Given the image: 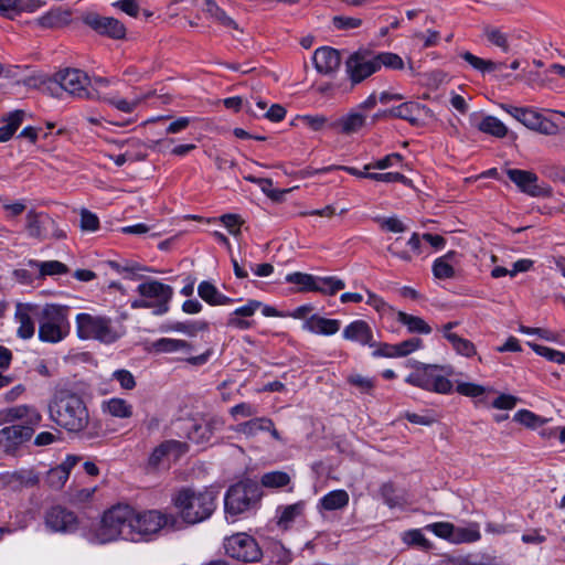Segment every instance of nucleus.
I'll list each match as a JSON object with an SVG mask.
<instances>
[{
  "instance_id": "27",
  "label": "nucleus",
  "mask_w": 565,
  "mask_h": 565,
  "mask_svg": "<svg viewBox=\"0 0 565 565\" xmlns=\"http://www.w3.org/2000/svg\"><path fill=\"white\" fill-rule=\"evenodd\" d=\"M482 38L489 45L499 49L505 54L513 51L511 34L502 28L484 24L482 25Z\"/></svg>"
},
{
  "instance_id": "31",
  "label": "nucleus",
  "mask_w": 565,
  "mask_h": 565,
  "mask_svg": "<svg viewBox=\"0 0 565 565\" xmlns=\"http://www.w3.org/2000/svg\"><path fill=\"white\" fill-rule=\"evenodd\" d=\"M186 451L188 446L185 443L178 440H167L153 449L149 457V465L153 468H158L164 458H169L172 455L178 458L180 455Z\"/></svg>"
},
{
  "instance_id": "61",
  "label": "nucleus",
  "mask_w": 565,
  "mask_h": 565,
  "mask_svg": "<svg viewBox=\"0 0 565 565\" xmlns=\"http://www.w3.org/2000/svg\"><path fill=\"white\" fill-rule=\"evenodd\" d=\"M258 414L257 406L250 404V403H241L235 406H233L230 409V415L234 418H247V417H255Z\"/></svg>"
},
{
  "instance_id": "63",
  "label": "nucleus",
  "mask_w": 565,
  "mask_h": 565,
  "mask_svg": "<svg viewBox=\"0 0 565 565\" xmlns=\"http://www.w3.org/2000/svg\"><path fill=\"white\" fill-rule=\"evenodd\" d=\"M521 81H523L529 87H543L546 85L548 78H544L539 71H523V73L519 76Z\"/></svg>"
},
{
  "instance_id": "44",
  "label": "nucleus",
  "mask_w": 565,
  "mask_h": 565,
  "mask_svg": "<svg viewBox=\"0 0 565 565\" xmlns=\"http://www.w3.org/2000/svg\"><path fill=\"white\" fill-rule=\"evenodd\" d=\"M270 418L268 417H253L249 420L243 422L234 427V431L242 434L246 437H254L257 433L264 431L268 428Z\"/></svg>"
},
{
  "instance_id": "38",
  "label": "nucleus",
  "mask_w": 565,
  "mask_h": 565,
  "mask_svg": "<svg viewBox=\"0 0 565 565\" xmlns=\"http://www.w3.org/2000/svg\"><path fill=\"white\" fill-rule=\"evenodd\" d=\"M151 348L156 353H190L192 345L185 340L161 338L153 341Z\"/></svg>"
},
{
  "instance_id": "48",
  "label": "nucleus",
  "mask_w": 565,
  "mask_h": 565,
  "mask_svg": "<svg viewBox=\"0 0 565 565\" xmlns=\"http://www.w3.org/2000/svg\"><path fill=\"white\" fill-rule=\"evenodd\" d=\"M397 320L402 324L406 326L409 332L428 334L431 331V328L425 322V320L417 316H412L406 312L398 311Z\"/></svg>"
},
{
  "instance_id": "5",
  "label": "nucleus",
  "mask_w": 565,
  "mask_h": 565,
  "mask_svg": "<svg viewBox=\"0 0 565 565\" xmlns=\"http://www.w3.org/2000/svg\"><path fill=\"white\" fill-rule=\"evenodd\" d=\"M139 297L131 301L134 309H151L156 316L169 311L173 288L156 279H148L137 287Z\"/></svg>"
},
{
  "instance_id": "21",
  "label": "nucleus",
  "mask_w": 565,
  "mask_h": 565,
  "mask_svg": "<svg viewBox=\"0 0 565 565\" xmlns=\"http://www.w3.org/2000/svg\"><path fill=\"white\" fill-rule=\"evenodd\" d=\"M55 225L54 220L44 212H39L34 209L28 211L25 215V232L35 239L44 241L49 237L47 226Z\"/></svg>"
},
{
  "instance_id": "37",
  "label": "nucleus",
  "mask_w": 565,
  "mask_h": 565,
  "mask_svg": "<svg viewBox=\"0 0 565 565\" xmlns=\"http://www.w3.org/2000/svg\"><path fill=\"white\" fill-rule=\"evenodd\" d=\"M199 296L211 306H227L233 303V299L221 294L210 281H202L198 287Z\"/></svg>"
},
{
  "instance_id": "9",
  "label": "nucleus",
  "mask_w": 565,
  "mask_h": 565,
  "mask_svg": "<svg viewBox=\"0 0 565 565\" xmlns=\"http://www.w3.org/2000/svg\"><path fill=\"white\" fill-rule=\"evenodd\" d=\"M499 107L530 130L546 136L556 135L558 131V126L552 119L545 117L536 108L518 107L505 103L499 104Z\"/></svg>"
},
{
  "instance_id": "52",
  "label": "nucleus",
  "mask_w": 565,
  "mask_h": 565,
  "mask_svg": "<svg viewBox=\"0 0 565 565\" xmlns=\"http://www.w3.org/2000/svg\"><path fill=\"white\" fill-rule=\"evenodd\" d=\"M513 420L527 428H536L547 422V419L542 418L527 409L518 411L513 416Z\"/></svg>"
},
{
  "instance_id": "57",
  "label": "nucleus",
  "mask_w": 565,
  "mask_h": 565,
  "mask_svg": "<svg viewBox=\"0 0 565 565\" xmlns=\"http://www.w3.org/2000/svg\"><path fill=\"white\" fill-rule=\"evenodd\" d=\"M348 383L360 391V393L369 394L375 387V381L372 377L353 373L348 376Z\"/></svg>"
},
{
  "instance_id": "32",
  "label": "nucleus",
  "mask_w": 565,
  "mask_h": 565,
  "mask_svg": "<svg viewBox=\"0 0 565 565\" xmlns=\"http://www.w3.org/2000/svg\"><path fill=\"white\" fill-rule=\"evenodd\" d=\"M36 306L30 303H19L15 309V320L19 323L17 330L18 337L21 339H30L33 337L35 326L32 316L35 315Z\"/></svg>"
},
{
  "instance_id": "13",
  "label": "nucleus",
  "mask_w": 565,
  "mask_h": 565,
  "mask_svg": "<svg viewBox=\"0 0 565 565\" xmlns=\"http://www.w3.org/2000/svg\"><path fill=\"white\" fill-rule=\"evenodd\" d=\"M509 179L519 188V190L533 198H550L552 188L546 184H540L537 175L527 170L508 169Z\"/></svg>"
},
{
  "instance_id": "33",
  "label": "nucleus",
  "mask_w": 565,
  "mask_h": 565,
  "mask_svg": "<svg viewBox=\"0 0 565 565\" xmlns=\"http://www.w3.org/2000/svg\"><path fill=\"white\" fill-rule=\"evenodd\" d=\"M302 328L315 334L332 335L340 330L341 322L337 319H329L319 315H312L305 320Z\"/></svg>"
},
{
  "instance_id": "62",
  "label": "nucleus",
  "mask_w": 565,
  "mask_h": 565,
  "mask_svg": "<svg viewBox=\"0 0 565 565\" xmlns=\"http://www.w3.org/2000/svg\"><path fill=\"white\" fill-rule=\"evenodd\" d=\"M332 23L338 30H351L360 28L363 21L355 17L335 15L332 19Z\"/></svg>"
},
{
  "instance_id": "64",
  "label": "nucleus",
  "mask_w": 565,
  "mask_h": 565,
  "mask_svg": "<svg viewBox=\"0 0 565 565\" xmlns=\"http://www.w3.org/2000/svg\"><path fill=\"white\" fill-rule=\"evenodd\" d=\"M414 40L422 41L423 47H431L438 44L440 34L436 30H427L426 33L415 31L412 35Z\"/></svg>"
},
{
  "instance_id": "15",
  "label": "nucleus",
  "mask_w": 565,
  "mask_h": 565,
  "mask_svg": "<svg viewBox=\"0 0 565 565\" xmlns=\"http://www.w3.org/2000/svg\"><path fill=\"white\" fill-rule=\"evenodd\" d=\"M223 425V419L217 416L201 418L199 420L192 419L186 423V437L193 443L201 444L210 440L213 434L220 430Z\"/></svg>"
},
{
  "instance_id": "49",
  "label": "nucleus",
  "mask_w": 565,
  "mask_h": 565,
  "mask_svg": "<svg viewBox=\"0 0 565 565\" xmlns=\"http://www.w3.org/2000/svg\"><path fill=\"white\" fill-rule=\"evenodd\" d=\"M447 340L458 354L470 358L477 353L475 344L470 340L459 337L457 333H447Z\"/></svg>"
},
{
  "instance_id": "1",
  "label": "nucleus",
  "mask_w": 565,
  "mask_h": 565,
  "mask_svg": "<svg viewBox=\"0 0 565 565\" xmlns=\"http://www.w3.org/2000/svg\"><path fill=\"white\" fill-rule=\"evenodd\" d=\"M49 417L58 427L68 433L78 434L86 430L90 416L83 398L71 391H56L49 403Z\"/></svg>"
},
{
  "instance_id": "53",
  "label": "nucleus",
  "mask_w": 565,
  "mask_h": 565,
  "mask_svg": "<svg viewBox=\"0 0 565 565\" xmlns=\"http://www.w3.org/2000/svg\"><path fill=\"white\" fill-rule=\"evenodd\" d=\"M529 347L540 356L545 358L546 360L557 363L565 364V353L551 349L548 347L540 345L534 342H529Z\"/></svg>"
},
{
  "instance_id": "26",
  "label": "nucleus",
  "mask_w": 565,
  "mask_h": 565,
  "mask_svg": "<svg viewBox=\"0 0 565 565\" xmlns=\"http://www.w3.org/2000/svg\"><path fill=\"white\" fill-rule=\"evenodd\" d=\"M39 477L32 469H22L13 472H6L0 476L2 486L12 490L33 487L39 483Z\"/></svg>"
},
{
  "instance_id": "10",
  "label": "nucleus",
  "mask_w": 565,
  "mask_h": 565,
  "mask_svg": "<svg viewBox=\"0 0 565 565\" xmlns=\"http://www.w3.org/2000/svg\"><path fill=\"white\" fill-rule=\"evenodd\" d=\"M440 371L438 365H424L411 373L405 381L425 391L449 394L454 385Z\"/></svg>"
},
{
  "instance_id": "24",
  "label": "nucleus",
  "mask_w": 565,
  "mask_h": 565,
  "mask_svg": "<svg viewBox=\"0 0 565 565\" xmlns=\"http://www.w3.org/2000/svg\"><path fill=\"white\" fill-rule=\"evenodd\" d=\"M79 457L68 455L58 466L50 469L46 473L45 482L54 490H60L68 480L71 470L77 465Z\"/></svg>"
},
{
  "instance_id": "40",
  "label": "nucleus",
  "mask_w": 565,
  "mask_h": 565,
  "mask_svg": "<svg viewBox=\"0 0 565 565\" xmlns=\"http://www.w3.org/2000/svg\"><path fill=\"white\" fill-rule=\"evenodd\" d=\"M28 265L39 270L38 277L40 279H44L46 276H58L68 273V267L58 260L39 262L30 259Z\"/></svg>"
},
{
  "instance_id": "20",
  "label": "nucleus",
  "mask_w": 565,
  "mask_h": 565,
  "mask_svg": "<svg viewBox=\"0 0 565 565\" xmlns=\"http://www.w3.org/2000/svg\"><path fill=\"white\" fill-rule=\"evenodd\" d=\"M86 23L100 35H106L114 40H122L126 36V26L118 19L92 15L86 19Z\"/></svg>"
},
{
  "instance_id": "19",
  "label": "nucleus",
  "mask_w": 565,
  "mask_h": 565,
  "mask_svg": "<svg viewBox=\"0 0 565 565\" xmlns=\"http://www.w3.org/2000/svg\"><path fill=\"white\" fill-rule=\"evenodd\" d=\"M15 420H23L25 426H36L42 420L40 412L30 405H17L0 411V426L11 424Z\"/></svg>"
},
{
  "instance_id": "58",
  "label": "nucleus",
  "mask_w": 565,
  "mask_h": 565,
  "mask_svg": "<svg viewBox=\"0 0 565 565\" xmlns=\"http://www.w3.org/2000/svg\"><path fill=\"white\" fill-rule=\"evenodd\" d=\"M375 222L380 228L391 233H403L406 231V225L396 216L391 217H375Z\"/></svg>"
},
{
  "instance_id": "51",
  "label": "nucleus",
  "mask_w": 565,
  "mask_h": 565,
  "mask_svg": "<svg viewBox=\"0 0 565 565\" xmlns=\"http://www.w3.org/2000/svg\"><path fill=\"white\" fill-rule=\"evenodd\" d=\"M317 285L319 289H316V292H321L323 295H334L338 291L342 290L345 287V284L342 279L337 277H318Z\"/></svg>"
},
{
  "instance_id": "6",
  "label": "nucleus",
  "mask_w": 565,
  "mask_h": 565,
  "mask_svg": "<svg viewBox=\"0 0 565 565\" xmlns=\"http://www.w3.org/2000/svg\"><path fill=\"white\" fill-rule=\"evenodd\" d=\"M67 307L45 305L40 315L39 339L43 342L57 343L70 333Z\"/></svg>"
},
{
  "instance_id": "54",
  "label": "nucleus",
  "mask_w": 565,
  "mask_h": 565,
  "mask_svg": "<svg viewBox=\"0 0 565 565\" xmlns=\"http://www.w3.org/2000/svg\"><path fill=\"white\" fill-rule=\"evenodd\" d=\"M247 180L252 182L258 183L262 191L270 199L278 201L282 198L284 194L289 193L294 189H297L298 186H294L292 189H286V190H275L273 189V181L270 179H256L253 177H248Z\"/></svg>"
},
{
  "instance_id": "36",
  "label": "nucleus",
  "mask_w": 565,
  "mask_h": 565,
  "mask_svg": "<svg viewBox=\"0 0 565 565\" xmlns=\"http://www.w3.org/2000/svg\"><path fill=\"white\" fill-rule=\"evenodd\" d=\"M365 124V116L352 111L341 118L332 121V130L339 131L344 135H351L359 131Z\"/></svg>"
},
{
  "instance_id": "60",
  "label": "nucleus",
  "mask_w": 565,
  "mask_h": 565,
  "mask_svg": "<svg viewBox=\"0 0 565 565\" xmlns=\"http://www.w3.org/2000/svg\"><path fill=\"white\" fill-rule=\"evenodd\" d=\"M456 391L463 396L478 397L483 395L488 390L487 387L479 384L469 382H458Z\"/></svg>"
},
{
  "instance_id": "56",
  "label": "nucleus",
  "mask_w": 565,
  "mask_h": 565,
  "mask_svg": "<svg viewBox=\"0 0 565 565\" xmlns=\"http://www.w3.org/2000/svg\"><path fill=\"white\" fill-rule=\"evenodd\" d=\"M425 529L429 532H433L436 536L448 540L449 542L452 543L454 534L456 531V526L452 523L436 522L428 524Z\"/></svg>"
},
{
  "instance_id": "50",
  "label": "nucleus",
  "mask_w": 565,
  "mask_h": 565,
  "mask_svg": "<svg viewBox=\"0 0 565 565\" xmlns=\"http://www.w3.org/2000/svg\"><path fill=\"white\" fill-rule=\"evenodd\" d=\"M375 55H376L379 71L382 67H385L387 70H393V71H401L405 67V63H404L403 58L396 53L381 52V53H375Z\"/></svg>"
},
{
  "instance_id": "18",
  "label": "nucleus",
  "mask_w": 565,
  "mask_h": 565,
  "mask_svg": "<svg viewBox=\"0 0 565 565\" xmlns=\"http://www.w3.org/2000/svg\"><path fill=\"white\" fill-rule=\"evenodd\" d=\"M390 115L409 121L413 126H422L433 118L431 110L415 102H406L390 110Z\"/></svg>"
},
{
  "instance_id": "47",
  "label": "nucleus",
  "mask_w": 565,
  "mask_h": 565,
  "mask_svg": "<svg viewBox=\"0 0 565 565\" xmlns=\"http://www.w3.org/2000/svg\"><path fill=\"white\" fill-rule=\"evenodd\" d=\"M103 408L110 416L117 418H129L132 415V406L122 398H110L104 403Z\"/></svg>"
},
{
  "instance_id": "42",
  "label": "nucleus",
  "mask_w": 565,
  "mask_h": 565,
  "mask_svg": "<svg viewBox=\"0 0 565 565\" xmlns=\"http://www.w3.org/2000/svg\"><path fill=\"white\" fill-rule=\"evenodd\" d=\"M305 507L306 504L303 501L282 507L280 509L277 525L284 530L289 529L291 524L303 514Z\"/></svg>"
},
{
  "instance_id": "22",
  "label": "nucleus",
  "mask_w": 565,
  "mask_h": 565,
  "mask_svg": "<svg viewBox=\"0 0 565 565\" xmlns=\"http://www.w3.org/2000/svg\"><path fill=\"white\" fill-rule=\"evenodd\" d=\"M19 138L29 139L34 141L36 139H47V138H65L72 139L73 136L70 130L64 127L56 128V125L53 122H47L45 126H26L24 127L20 134Z\"/></svg>"
},
{
  "instance_id": "23",
  "label": "nucleus",
  "mask_w": 565,
  "mask_h": 565,
  "mask_svg": "<svg viewBox=\"0 0 565 565\" xmlns=\"http://www.w3.org/2000/svg\"><path fill=\"white\" fill-rule=\"evenodd\" d=\"M312 62L318 73L328 75L339 68L341 57L339 51L329 46H322L315 51Z\"/></svg>"
},
{
  "instance_id": "34",
  "label": "nucleus",
  "mask_w": 565,
  "mask_h": 565,
  "mask_svg": "<svg viewBox=\"0 0 565 565\" xmlns=\"http://www.w3.org/2000/svg\"><path fill=\"white\" fill-rule=\"evenodd\" d=\"M460 56L473 70L480 72L482 75L489 73H501L507 67L504 62L482 58L469 51L462 52Z\"/></svg>"
},
{
  "instance_id": "30",
  "label": "nucleus",
  "mask_w": 565,
  "mask_h": 565,
  "mask_svg": "<svg viewBox=\"0 0 565 565\" xmlns=\"http://www.w3.org/2000/svg\"><path fill=\"white\" fill-rule=\"evenodd\" d=\"M33 434L32 427L11 425L0 430V447L4 450H10L15 445L23 443L31 438Z\"/></svg>"
},
{
  "instance_id": "25",
  "label": "nucleus",
  "mask_w": 565,
  "mask_h": 565,
  "mask_svg": "<svg viewBox=\"0 0 565 565\" xmlns=\"http://www.w3.org/2000/svg\"><path fill=\"white\" fill-rule=\"evenodd\" d=\"M248 111L256 117H263L274 122L282 120L287 113L282 105L271 104L269 106L268 103L262 98H253V100L248 103Z\"/></svg>"
},
{
  "instance_id": "3",
  "label": "nucleus",
  "mask_w": 565,
  "mask_h": 565,
  "mask_svg": "<svg viewBox=\"0 0 565 565\" xmlns=\"http://www.w3.org/2000/svg\"><path fill=\"white\" fill-rule=\"evenodd\" d=\"M134 508L117 504L104 512L100 524L94 532L97 543H108L118 539L135 541Z\"/></svg>"
},
{
  "instance_id": "7",
  "label": "nucleus",
  "mask_w": 565,
  "mask_h": 565,
  "mask_svg": "<svg viewBox=\"0 0 565 565\" xmlns=\"http://www.w3.org/2000/svg\"><path fill=\"white\" fill-rule=\"evenodd\" d=\"M179 519L172 513H166L159 510H148L137 512L134 509V535L135 541L142 540L149 535L158 533L162 529H179Z\"/></svg>"
},
{
  "instance_id": "11",
  "label": "nucleus",
  "mask_w": 565,
  "mask_h": 565,
  "mask_svg": "<svg viewBox=\"0 0 565 565\" xmlns=\"http://www.w3.org/2000/svg\"><path fill=\"white\" fill-rule=\"evenodd\" d=\"M345 72L352 84H360L379 72L375 52L361 49L345 61Z\"/></svg>"
},
{
  "instance_id": "17",
  "label": "nucleus",
  "mask_w": 565,
  "mask_h": 565,
  "mask_svg": "<svg viewBox=\"0 0 565 565\" xmlns=\"http://www.w3.org/2000/svg\"><path fill=\"white\" fill-rule=\"evenodd\" d=\"M45 525L52 532L67 533L77 529L78 521L74 512L56 505L45 513Z\"/></svg>"
},
{
  "instance_id": "43",
  "label": "nucleus",
  "mask_w": 565,
  "mask_h": 565,
  "mask_svg": "<svg viewBox=\"0 0 565 565\" xmlns=\"http://www.w3.org/2000/svg\"><path fill=\"white\" fill-rule=\"evenodd\" d=\"M349 493L345 490H333L320 499V505L327 511L341 510L349 504Z\"/></svg>"
},
{
  "instance_id": "41",
  "label": "nucleus",
  "mask_w": 565,
  "mask_h": 565,
  "mask_svg": "<svg viewBox=\"0 0 565 565\" xmlns=\"http://www.w3.org/2000/svg\"><path fill=\"white\" fill-rule=\"evenodd\" d=\"M294 125L312 131L332 129V121L323 115H301L295 118Z\"/></svg>"
},
{
  "instance_id": "14",
  "label": "nucleus",
  "mask_w": 565,
  "mask_h": 565,
  "mask_svg": "<svg viewBox=\"0 0 565 565\" xmlns=\"http://www.w3.org/2000/svg\"><path fill=\"white\" fill-rule=\"evenodd\" d=\"M56 82L68 94L84 98L89 97L88 87L90 79L88 75L77 68H67L56 74Z\"/></svg>"
},
{
  "instance_id": "4",
  "label": "nucleus",
  "mask_w": 565,
  "mask_h": 565,
  "mask_svg": "<svg viewBox=\"0 0 565 565\" xmlns=\"http://www.w3.org/2000/svg\"><path fill=\"white\" fill-rule=\"evenodd\" d=\"M76 332L82 340H97L110 344L120 339L125 330L105 316L82 312L75 318Z\"/></svg>"
},
{
  "instance_id": "2",
  "label": "nucleus",
  "mask_w": 565,
  "mask_h": 565,
  "mask_svg": "<svg viewBox=\"0 0 565 565\" xmlns=\"http://www.w3.org/2000/svg\"><path fill=\"white\" fill-rule=\"evenodd\" d=\"M218 491L213 488H182L172 497V504L183 522L196 524L207 520L216 509Z\"/></svg>"
},
{
  "instance_id": "29",
  "label": "nucleus",
  "mask_w": 565,
  "mask_h": 565,
  "mask_svg": "<svg viewBox=\"0 0 565 565\" xmlns=\"http://www.w3.org/2000/svg\"><path fill=\"white\" fill-rule=\"evenodd\" d=\"M458 263L459 254L455 250H449L445 255L436 258L431 267L434 277L439 280L455 278Z\"/></svg>"
},
{
  "instance_id": "12",
  "label": "nucleus",
  "mask_w": 565,
  "mask_h": 565,
  "mask_svg": "<svg viewBox=\"0 0 565 565\" xmlns=\"http://www.w3.org/2000/svg\"><path fill=\"white\" fill-rule=\"evenodd\" d=\"M224 548L228 556L245 563L259 562L263 557L256 540L246 533H236L226 537Z\"/></svg>"
},
{
  "instance_id": "46",
  "label": "nucleus",
  "mask_w": 565,
  "mask_h": 565,
  "mask_svg": "<svg viewBox=\"0 0 565 565\" xmlns=\"http://www.w3.org/2000/svg\"><path fill=\"white\" fill-rule=\"evenodd\" d=\"M481 539L479 524L476 522L469 523L467 526H456L454 534V544L473 543Z\"/></svg>"
},
{
  "instance_id": "59",
  "label": "nucleus",
  "mask_w": 565,
  "mask_h": 565,
  "mask_svg": "<svg viewBox=\"0 0 565 565\" xmlns=\"http://www.w3.org/2000/svg\"><path fill=\"white\" fill-rule=\"evenodd\" d=\"M403 542L407 545H416L424 550L431 547L430 542L425 537L420 530H409L403 534Z\"/></svg>"
},
{
  "instance_id": "35",
  "label": "nucleus",
  "mask_w": 565,
  "mask_h": 565,
  "mask_svg": "<svg viewBox=\"0 0 565 565\" xmlns=\"http://www.w3.org/2000/svg\"><path fill=\"white\" fill-rule=\"evenodd\" d=\"M154 96V90H149L142 95L136 96L134 99L128 100L126 98H121L116 95H106L102 97V100L115 107L119 111L130 114L132 113L141 103L147 102L148 99Z\"/></svg>"
},
{
  "instance_id": "8",
  "label": "nucleus",
  "mask_w": 565,
  "mask_h": 565,
  "mask_svg": "<svg viewBox=\"0 0 565 565\" xmlns=\"http://www.w3.org/2000/svg\"><path fill=\"white\" fill-rule=\"evenodd\" d=\"M260 492L256 482L239 481L230 487L225 495V512L238 515L254 508L259 501Z\"/></svg>"
},
{
  "instance_id": "16",
  "label": "nucleus",
  "mask_w": 565,
  "mask_h": 565,
  "mask_svg": "<svg viewBox=\"0 0 565 565\" xmlns=\"http://www.w3.org/2000/svg\"><path fill=\"white\" fill-rule=\"evenodd\" d=\"M469 122L472 128L495 139H503L510 136L508 126L492 115L473 113L469 116Z\"/></svg>"
},
{
  "instance_id": "45",
  "label": "nucleus",
  "mask_w": 565,
  "mask_h": 565,
  "mask_svg": "<svg viewBox=\"0 0 565 565\" xmlns=\"http://www.w3.org/2000/svg\"><path fill=\"white\" fill-rule=\"evenodd\" d=\"M286 281L298 285L297 291L299 292L316 291V289H319L317 285L318 277L310 274L300 271L291 273L286 276Z\"/></svg>"
},
{
  "instance_id": "55",
  "label": "nucleus",
  "mask_w": 565,
  "mask_h": 565,
  "mask_svg": "<svg viewBox=\"0 0 565 565\" xmlns=\"http://www.w3.org/2000/svg\"><path fill=\"white\" fill-rule=\"evenodd\" d=\"M290 482V477L284 471H273L262 477V484L267 488H281Z\"/></svg>"
},
{
  "instance_id": "39",
  "label": "nucleus",
  "mask_w": 565,
  "mask_h": 565,
  "mask_svg": "<svg viewBox=\"0 0 565 565\" xmlns=\"http://www.w3.org/2000/svg\"><path fill=\"white\" fill-rule=\"evenodd\" d=\"M25 118L23 110H14L2 119L0 126V141H9L21 127Z\"/></svg>"
},
{
  "instance_id": "28",
  "label": "nucleus",
  "mask_w": 565,
  "mask_h": 565,
  "mask_svg": "<svg viewBox=\"0 0 565 565\" xmlns=\"http://www.w3.org/2000/svg\"><path fill=\"white\" fill-rule=\"evenodd\" d=\"M348 341L358 342L362 345L374 347L373 331L364 320H355L349 323L342 333Z\"/></svg>"
}]
</instances>
